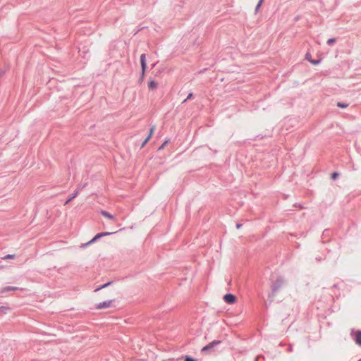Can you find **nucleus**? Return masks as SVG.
<instances>
[{"label":"nucleus","instance_id":"1","mask_svg":"<svg viewBox=\"0 0 361 361\" xmlns=\"http://www.w3.org/2000/svg\"><path fill=\"white\" fill-rule=\"evenodd\" d=\"M102 298L106 300L98 303L95 307L97 310L106 309L114 306V299L113 298V292L102 293Z\"/></svg>","mask_w":361,"mask_h":361},{"label":"nucleus","instance_id":"2","mask_svg":"<svg viewBox=\"0 0 361 361\" xmlns=\"http://www.w3.org/2000/svg\"><path fill=\"white\" fill-rule=\"evenodd\" d=\"M140 63L142 67V77L141 80H142L145 76V73L147 69V62H146V55L145 54H142L140 56Z\"/></svg>","mask_w":361,"mask_h":361},{"label":"nucleus","instance_id":"3","mask_svg":"<svg viewBox=\"0 0 361 361\" xmlns=\"http://www.w3.org/2000/svg\"><path fill=\"white\" fill-rule=\"evenodd\" d=\"M111 233H109V232H104V233H98L91 240L87 242L85 245L87 246V245L92 244V243L95 242L97 240L99 239L100 238H102L103 236H106V235H110Z\"/></svg>","mask_w":361,"mask_h":361},{"label":"nucleus","instance_id":"4","mask_svg":"<svg viewBox=\"0 0 361 361\" xmlns=\"http://www.w3.org/2000/svg\"><path fill=\"white\" fill-rule=\"evenodd\" d=\"M224 300L226 302V303H228V304H233L236 301V297L233 295V294H231V293H228V294H226L224 296Z\"/></svg>","mask_w":361,"mask_h":361},{"label":"nucleus","instance_id":"5","mask_svg":"<svg viewBox=\"0 0 361 361\" xmlns=\"http://www.w3.org/2000/svg\"><path fill=\"white\" fill-rule=\"evenodd\" d=\"M220 343L221 341H214L213 342H211L208 345L202 348V352H207L208 350H212L215 345L219 344Z\"/></svg>","mask_w":361,"mask_h":361},{"label":"nucleus","instance_id":"6","mask_svg":"<svg viewBox=\"0 0 361 361\" xmlns=\"http://www.w3.org/2000/svg\"><path fill=\"white\" fill-rule=\"evenodd\" d=\"M18 289L17 287H15V286H6V287H4L2 288L1 290H0V294L1 295H3L4 293H5L7 291H13V290H16Z\"/></svg>","mask_w":361,"mask_h":361},{"label":"nucleus","instance_id":"7","mask_svg":"<svg viewBox=\"0 0 361 361\" xmlns=\"http://www.w3.org/2000/svg\"><path fill=\"white\" fill-rule=\"evenodd\" d=\"M101 214L103 216H104L105 218H107V219H112V220H114L116 221V219L115 217L111 215L110 213H109L108 212L106 211H102L101 212Z\"/></svg>","mask_w":361,"mask_h":361},{"label":"nucleus","instance_id":"8","mask_svg":"<svg viewBox=\"0 0 361 361\" xmlns=\"http://www.w3.org/2000/svg\"><path fill=\"white\" fill-rule=\"evenodd\" d=\"M355 343L361 346V331L355 333Z\"/></svg>","mask_w":361,"mask_h":361},{"label":"nucleus","instance_id":"9","mask_svg":"<svg viewBox=\"0 0 361 361\" xmlns=\"http://www.w3.org/2000/svg\"><path fill=\"white\" fill-rule=\"evenodd\" d=\"M148 86H149V88H150L152 90H155L157 87V83L154 80H151L149 82Z\"/></svg>","mask_w":361,"mask_h":361},{"label":"nucleus","instance_id":"10","mask_svg":"<svg viewBox=\"0 0 361 361\" xmlns=\"http://www.w3.org/2000/svg\"><path fill=\"white\" fill-rule=\"evenodd\" d=\"M264 2V0H259L257 5L255 7V12L257 13L259 11V10L260 9V7L262 6V4H263Z\"/></svg>","mask_w":361,"mask_h":361},{"label":"nucleus","instance_id":"11","mask_svg":"<svg viewBox=\"0 0 361 361\" xmlns=\"http://www.w3.org/2000/svg\"><path fill=\"white\" fill-rule=\"evenodd\" d=\"M154 130H155V126H154L150 128L149 135L147 136L148 139L150 140V138L152 137Z\"/></svg>","mask_w":361,"mask_h":361},{"label":"nucleus","instance_id":"12","mask_svg":"<svg viewBox=\"0 0 361 361\" xmlns=\"http://www.w3.org/2000/svg\"><path fill=\"white\" fill-rule=\"evenodd\" d=\"M110 283H111L110 282L106 283H105V284L102 285V286H100V287L97 288V289H95V290H94V291H95V292L99 291V290L103 289V288H104L107 287Z\"/></svg>","mask_w":361,"mask_h":361},{"label":"nucleus","instance_id":"13","mask_svg":"<svg viewBox=\"0 0 361 361\" xmlns=\"http://www.w3.org/2000/svg\"><path fill=\"white\" fill-rule=\"evenodd\" d=\"M336 42V39H334V38L329 39L327 40V44H328L329 45H332V44H334V42Z\"/></svg>","mask_w":361,"mask_h":361},{"label":"nucleus","instance_id":"14","mask_svg":"<svg viewBox=\"0 0 361 361\" xmlns=\"http://www.w3.org/2000/svg\"><path fill=\"white\" fill-rule=\"evenodd\" d=\"M310 62L313 65H317L319 63V61H314L312 59H309Z\"/></svg>","mask_w":361,"mask_h":361},{"label":"nucleus","instance_id":"15","mask_svg":"<svg viewBox=\"0 0 361 361\" xmlns=\"http://www.w3.org/2000/svg\"><path fill=\"white\" fill-rule=\"evenodd\" d=\"M168 143V141L166 140L159 148V150L162 149L164 148V147L166 145V144Z\"/></svg>","mask_w":361,"mask_h":361},{"label":"nucleus","instance_id":"16","mask_svg":"<svg viewBox=\"0 0 361 361\" xmlns=\"http://www.w3.org/2000/svg\"><path fill=\"white\" fill-rule=\"evenodd\" d=\"M338 176V173L336 172H334L331 174V178L336 179Z\"/></svg>","mask_w":361,"mask_h":361},{"label":"nucleus","instance_id":"17","mask_svg":"<svg viewBox=\"0 0 361 361\" xmlns=\"http://www.w3.org/2000/svg\"><path fill=\"white\" fill-rule=\"evenodd\" d=\"M337 105H338V106L341 107V108H345V107L348 106L347 104H343L340 103V102H338Z\"/></svg>","mask_w":361,"mask_h":361},{"label":"nucleus","instance_id":"18","mask_svg":"<svg viewBox=\"0 0 361 361\" xmlns=\"http://www.w3.org/2000/svg\"><path fill=\"white\" fill-rule=\"evenodd\" d=\"M149 139H148L147 137L144 140L143 143L142 144V146L141 147H143L148 142H149Z\"/></svg>","mask_w":361,"mask_h":361},{"label":"nucleus","instance_id":"19","mask_svg":"<svg viewBox=\"0 0 361 361\" xmlns=\"http://www.w3.org/2000/svg\"><path fill=\"white\" fill-rule=\"evenodd\" d=\"M192 93H190V94L188 95L187 98L184 100V102H186L188 99H191V98H192Z\"/></svg>","mask_w":361,"mask_h":361},{"label":"nucleus","instance_id":"20","mask_svg":"<svg viewBox=\"0 0 361 361\" xmlns=\"http://www.w3.org/2000/svg\"><path fill=\"white\" fill-rule=\"evenodd\" d=\"M185 361H196V360L195 359L192 358V357H187L185 359Z\"/></svg>","mask_w":361,"mask_h":361},{"label":"nucleus","instance_id":"21","mask_svg":"<svg viewBox=\"0 0 361 361\" xmlns=\"http://www.w3.org/2000/svg\"><path fill=\"white\" fill-rule=\"evenodd\" d=\"M75 197V195H73V197H71V198H69V199L66 201V204H68L69 202H71V200H72Z\"/></svg>","mask_w":361,"mask_h":361},{"label":"nucleus","instance_id":"22","mask_svg":"<svg viewBox=\"0 0 361 361\" xmlns=\"http://www.w3.org/2000/svg\"><path fill=\"white\" fill-rule=\"evenodd\" d=\"M13 257H14L13 255H8L6 257V258L12 259V258H13Z\"/></svg>","mask_w":361,"mask_h":361},{"label":"nucleus","instance_id":"23","mask_svg":"<svg viewBox=\"0 0 361 361\" xmlns=\"http://www.w3.org/2000/svg\"><path fill=\"white\" fill-rule=\"evenodd\" d=\"M236 226H237L238 228H240L241 227V225L240 224H237Z\"/></svg>","mask_w":361,"mask_h":361},{"label":"nucleus","instance_id":"24","mask_svg":"<svg viewBox=\"0 0 361 361\" xmlns=\"http://www.w3.org/2000/svg\"><path fill=\"white\" fill-rule=\"evenodd\" d=\"M306 59H310V56H308V54H307Z\"/></svg>","mask_w":361,"mask_h":361},{"label":"nucleus","instance_id":"25","mask_svg":"<svg viewBox=\"0 0 361 361\" xmlns=\"http://www.w3.org/2000/svg\"><path fill=\"white\" fill-rule=\"evenodd\" d=\"M306 59H310V56H308V54H307Z\"/></svg>","mask_w":361,"mask_h":361}]
</instances>
